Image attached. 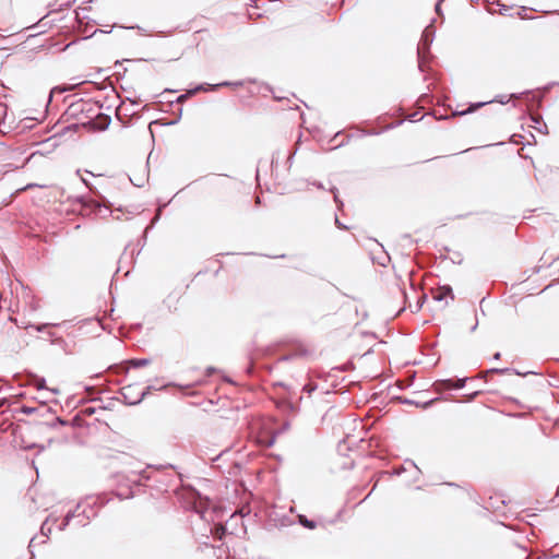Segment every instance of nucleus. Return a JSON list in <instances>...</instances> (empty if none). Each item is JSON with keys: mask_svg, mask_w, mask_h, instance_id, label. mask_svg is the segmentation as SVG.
Wrapping results in <instances>:
<instances>
[{"mask_svg": "<svg viewBox=\"0 0 559 559\" xmlns=\"http://www.w3.org/2000/svg\"><path fill=\"white\" fill-rule=\"evenodd\" d=\"M305 390H307V391L311 392V391L313 390V388H312L311 385H309V384H308V385H306V386H305Z\"/></svg>", "mask_w": 559, "mask_h": 559, "instance_id": "9d476101", "label": "nucleus"}, {"mask_svg": "<svg viewBox=\"0 0 559 559\" xmlns=\"http://www.w3.org/2000/svg\"><path fill=\"white\" fill-rule=\"evenodd\" d=\"M213 371H214V369H213V368H209V369H207V374L212 373Z\"/></svg>", "mask_w": 559, "mask_h": 559, "instance_id": "9b49d317", "label": "nucleus"}, {"mask_svg": "<svg viewBox=\"0 0 559 559\" xmlns=\"http://www.w3.org/2000/svg\"><path fill=\"white\" fill-rule=\"evenodd\" d=\"M203 90L204 88L202 86H199V87H197L194 90H190L187 93L181 94L180 96H178L177 103L178 104H183L188 98H190L191 96H193L194 94H197L198 92L203 91Z\"/></svg>", "mask_w": 559, "mask_h": 559, "instance_id": "7ed1b4c3", "label": "nucleus"}, {"mask_svg": "<svg viewBox=\"0 0 559 559\" xmlns=\"http://www.w3.org/2000/svg\"><path fill=\"white\" fill-rule=\"evenodd\" d=\"M213 535L217 538V539H222L223 536L225 535L226 533V528L224 525L222 524H217L214 526L213 531H212Z\"/></svg>", "mask_w": 559, "mask_h": 559, "instance_id": "423d86ee", "label": "nucleus"}, {"mask_svg": "<svg viewBox=\"0 0 559 559\" xmlns=\"http://www.w3.org/2000/svg\"><path fill=\"white\" fill-rule=\"evenodd\" d=\"M480 106H481V104L472 105L468 109L461 111L460 115H465L467 112H472Z\"/></svg>", "mask_w": 559, "mask_h": 559, "instance_id": "0eeeda50", "label": "nucleus"}, {"mask_svg": "<svg viewBox=\"0 0 559 559\" xmlns=\"http://www.w3.org/2000/svg\"><path fill=\"white\" fill-rule=\"evenodd\" d=\"M447 297L453 299L452 289L448 286L439 287L433 295V298L437 300H443L447 299Z\"/></svg>", "mask_w": 559, "mask_h": 559, "instance_id": "f03ea898", "label": "nucleus"}, {"mask_svg": "<svg viewBox=\"0 0 559 559\" xmlns=\"http://www.w3.org/2000/svg\"><path fill=\"white\" fill-rule=\"evenodd\" d=\"M298 519L299 523L306 528L314 530L317 527L316 522L308 520L305 515H299Z\"/></svg>", "mask_w": 559, "mask_h": 559, "instance_id": "39448f33", "label": "nucleus"}, {"mask_svg": "<svg viewBox=\"0 0 559 559\" xmlns=\"http://www.w3.org/2000/svg\"><path fill=\"white\" fill-rule=\"evenodd\" d=\"M119 498H129L131 496L130 492H126V493H118L117 495Z\"/></svg>", "mask_w": 559, "mask_h": 559, "instance_id": "1a4fd4ad", "label": "nucleus"}, {"mask_svg": "<svg viewBox=\"0 0 559 559\" xmlns=\"http://www.w3.org/2000/svg\"><path fill=\"white\" fill-rule=\"evenodd\" d=\"M372 491H373V490L369 491V493H367V497H366V498L370 497V495H372Z\"/></svg>", "mask_w": 559, "mask_h": 559, "instance_id": "ddd939ff", "label": "nucleus"}, {"mask_svg": "<svg viewBox=\"0 0 559 559\" xmlns=\"http://www.w3.org/2000/svg\"><path fill=\"white\" fill-rule=\"evenodd\" d=\"M109 124V118L107 116H98L94 122V127L97 130H105Z\"/></svg>", "mask_w": 559, "mask_h": 559, "instance_id": "20e7f679", "label": "nucleus"}, {"mask_svg": "<svg viewBox=\"0 0 559 559\" xmlns=\"http://www.w3.org/2000/svg\"><path fill=\"white\" fill-rule=\"evenodd\" d=\"M464 383H465V379H456V380L449 379V380H443V381L437 382L436 385L439 390L460 389V388L464 386Z\"/></svg>", "mask_w": 559, "mask_h": 559, "instance_id": "f257e3e1", "label": "nucleus"}, {"mask_svg": "<svg viewBox=\"0 0 559 559\" xmlns=\"http://www.w3.org/2000/svg\"><path fill=\"white\" fill-rule=\"evenodd\" d=\"M372 491H373V490L369 491V493H367V497H366V498L370 497V495H372Z\"/></svg>", "mask_w": 559, "mask_h": 559, "instance_id": "4468645a", "label": "nucleus"}, {"mask_svg": "<svg viewBox=\"0 0 559 559\" xmlns=\"http://www.w3.org/2000/svg\"><path fill=\"white\" fill-rule=\"evenodd\" d=\"M36 385H37L38 389H44L45 388V381L44 380L37 381Z\"/></svg>", "mask_w": 559, "mask_h": 559, "instance_id": "6e6552de", "label": "nucleus"}, {"mask_svg": "<svg viewBox=\"0 0 559 559\" xmlns=\"http://www.w3.org/2000/svg\"><path fill=\"white\" fill-rule=\"evenodd\" d=\"M226 85H229L228 83H222V84H218L217 86H226Z\"/></svg>", "mask_w": 559, "mask_h": 559, "instance_id": "f8f14e48", "label": "nucleus"}]
</instances>
